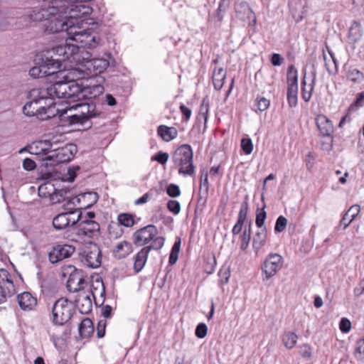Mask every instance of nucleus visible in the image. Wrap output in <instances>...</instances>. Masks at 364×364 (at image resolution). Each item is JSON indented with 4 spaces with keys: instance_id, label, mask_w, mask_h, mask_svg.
Masks as SVG:
<instances>
[{
    "instance_id": "nucleus-41",
    "label": "nucleus",
    "mask_w": 364,
    "mask_h": 364,
    "mask_svg": "<svg viewBox=\"0 0 364 364\" xmlns=\"http://www.w3.org/2000/svg\"><path fill=\"white\" fill-rule=\"evenodd\" d=\"M151 241H152L150 245L144 247V248H148V252H149L151 250H160L164 244V238L160 236H155Z\"/></svg>"
},
{
    "instance_id": "nucleus-17",
    "label": "nucleus",
    "mask_w": 364,
    "mask_h": 364,
    "mask_svg": "<svg viewBox=\"0 0 364 364\" xmlns=\"http://www.w3.org/2000/svg\"><path fill=\"white\" fill-rule=\"evenodd\" d=\"M79 233L88 237L99 235L100 225L93 220H82L79 221Z\"/></svg>"
},
{
    "instance_id": "nucleus-48",
    "label": "nucleus",
    "mask_w": 364,
    "mask_h": 364,
    "mask_svg": "<svg viewBox=\"0 0 364 364\" xmlns=\"http://www.w3.org/2000/svg\"><path fill=\"white\" fill-rule=\"evenodd\" d=\"M209 108V100L208 97H205L202 100V103L200 106L199 114L203 115L205 119V122L207 121L208 119V112Z\"/></svg>"
},
{
    "instance_id": "nucleus-3",
    "label": "nucleus",
    "mask_w": 364,
    "mask_h": 364,
    "mask_svg": "<svg viewBox=\"0 0 364 364\" xmlns=\"http://www.w3.org/2000/svg\"><path fill=\"white\" fill-rule=\"evenodd\" d=\"M37 148L44 154V160L49 161L50 165L66 163L71 161L77 152V146L74 144H68L62 147H55V141L50 140L41 141Z\"/></svg>"
},
{
    "instance_id": "nucleus-4",
    "label": "nucleus",
    "mask_w": 364,
    "mask_h": 364,
    "mask_svg": "<svg viewBox=\"0 0 364 364\" xmlns=\"http://www.w3.org/2000/svg\"><path fill=\"white\" fill-rule=\"evenodd\" d=\"M193 158V151L188 144H183L174 151L172 161L176 166L179 167V174L191 176L195 173Z\"/></svg>"
},
{
    "instance_id": "nucleus-21",
    "label": "nucleus",
    "mask_w": 364,
    "mask_h": 364,
    "mask_svg": "<svg viewBox=\"0 0 364 364\" xmlns=\"http://www.w3.org/2000/svg\"><path fill=\"white\" fill-rule=\"evenodd\" d=\"M133 252L132 245L127 241H122L117 244L112 250V255L117 259H124Z\"/></svg>"
},
{
    "instance_id": "nucleus-6",
    "label": "nucleus",
    "mask_w": 364,
    "mask_h": 364,
    "mask_svg": "<svg viewBox=\"0 0 364 364\" xmlns=\"http://www.w3.org/2000/svg\"><path fill=\"white\" fill-rule=\"evenodd\" d=\"M48 90V87L46 89L39 90H33L31 91V95L33 97H37L36 100L38 105H42L39 107V110L41 114L44 117V119H47L48 118H51L55 115V112H58V109H55V99L56 97L50 96L48 92L46 91Z\"/></svg>"
},
{
    "instance_id": "nucleus-63",
    "label": "nucleus",
    "mask_w": 364,
    "mask_h": 364,
    "mask_svg": "<svg viewBox=\"0 0 364 364\" xmlns=\"http://www.w3.org/2000/svg\"><path fill=\"white\" fill-rule=\"evenodd\" d=\"M243 224H244L243 221L237 220V223L233 226L232 230V232L233 235H238L241 232V230L242 229Z\"/></svg>"
},
{
    "instance_id": "nucleus-37",
    "label": "nucleus",
    "mask_w": 364,
    "mask_h": 364,
    "mask_svg": "<svg viewBox=\"0 0 364 364\" xmlns=\"http://www.w3.org/2000/svg\"><path fill=\"white\" fill-rule=\"evenodd\" d=\"M118 223L124 227L129 228L134 225L133 216L129 213H120L117 217Z\"/></svg>"
},
{
    "instance_id": "nucleus-43",
    "label": "nucleus",
    "mask_w": 364,
    "mask_h": 364,
    "mask_svg": "<svg viewBox=\"0 0 364 364\" xmlns=\"http://www.w3.org/2000/svg\"><path fill=\"white\" fill-rule=\"evenodd\" d=\"M357 360L364 361V338L358 341L355 350Z\"/></svg>"
},
{
    "instance_id": "nucleus-59",
    "label": "nucleus",
    "mask_w": 364,
    "mask_h": 364,
    "mask_svg": "<svg viewBox=\"0 0 364 364\" xmlns=\"http://www.w3.org/2000/svg\"><path fill=\"white\" fill-rule=\"evenodd\" d=\"M271 63L274 65V66H279L282 65V58L281 57V55L278 53H273L272 57H271Z\"/></svg>"
},
{
    "instance_id": "nucleus-61",
    "label": "nucleus",
    "mask_w": 364,
    "mask_h": 364,
    "mask_svg": "<svg viewBox=\"0 0 364 364\" xmlns=\"http://www.w3.org/2000/svg\"><path fill=\"white\" fill-rule=\"evenodd\" d=\"M180 110L183 114L186 121H188L191 115V110L184 105L180 106Z\"/></svg>"
},
{
    "instance_id": "nucleus-46",
    "label": "nucleus",
    "mask_w": 364,
    "mask_h": 364,
    "mask_svg": "<svg viewBox=\"0 0 364 364\" xmlns=\"http://www.w3.org/2000/svg\"><path fill=\"white\" fill-rule=\"evenodd\" d=\"M256 102L257 109L259 112L265 111L269 108L270 105L269 100L264 97H257Z\"/></svg>"
},
{
    "instance_id": "nucleus-55",
    "label": "nucleus",
    "mask_w": 364,
    "mask_h": 364,
    "mask_svg": "<svg viewBox=\"0 0 364 364\" xmlns=\"http://www.w3.org/2000/svg\"><path fill=\"white\" fill-rule=\"evenodd\" d=\"M168 154L165 152L159 151L154 157V159L160 163L161 164H165L168 159Z\"/></svg>"
},
{
    "instance_id": "nucleus-26",
    "label": "nucleus",
    "mask_w": 364,
    "mask_h": 364,
    "mask_svg": "<svg viewBox=\"0 0 364 364\" xmlns=\"http://www.w3.org/2000/svg\"><path fill=\"white\" fill-rule=\"evenodd\" d=\"M0 287L4 288V294L7 292H15V288L13 281L11 279V275L9 272L4 269H0Z\"/></svg>"
},
{
    "instance_id": "nucleus-57",
    "label": "nucleus",
    "mask_w": 364,
    "mask_h": 364,
    "mask_svg": "<svg viewBox=\"0 0 364 364\" xmlns=\"http://www.w3.org/2000/svg\"><path fill=\"white\" fill-rule=\"evenodd\" d=\"M353 294L356 297H359L364 294V278L354 288Z\"/></svg>"
},
{
    "instance_id": "nucleus-62",
    "label": "nucleus",
    "mask_w": 364,
    "mask_h": 364,
    "mask_svg": "<svg viewBox=\"0 0 364 364\" xmlns=\"http://www.w3.org/2000/svg\"><path fill=\"white\" fill-rule=\"evenodd\" d=\"M251 224H249L248 228H245L240 236L241 240L250 242L251 239Z\"/></svg>"
},
{
    "instance_id": "nucleus-14",
    "label": "nucleus",
    "mask_w": 364,
    "mask_h": 364,
    "mask_svg": "<svg viewBox=\"0 0 364 364\" xmlns=\"http://www.w3.org/2000/svg\"><path fill=\"white\" fill-rule=\"evenodd\" d=\"M157 235L156 227L154 225H148L134 233L133 242L136 245L142 246L149 243Z\"/></svg>"
},
{
    "instance_id": "nucleus-22",
    "label": "nucleus",
    "mask_w": 364,
    "mask_h": 364,
    "mask_svg": "<svg viewBox=\"0 0 364 364\" xmlns=\"http://www.w3.org/2000/svg\"><path fill=\"white\" fill-rule=\"evenodd\" d=\"M18 302L24 311L32 310L37 304V299L29 292L25 291L18 296Z\"/></svg>"
},
{
    "instance_id": "nucleus-32",
    "label": "nucleus",
    "mask_w": 364,
    "mask_h": 364,
    "mask_svg": "<svg viewBox=\"0 0 364 364\" xmlns=\"http://www.w3.org/2000/svg\"><path fill=\"white\" fill-rule=\"evenodd\" d=\"M65 50L66 47H65V44H61L53 47L51 50H47L45 53H50V55H53V59H59L60 64L62 61L66 60Z\"/></svg>"
},
{
    "instance_id": "nucleus-29",
    "label": "nucleus",
    "mask_w": 364,
    "mask_h": 364,
    "mask_svg": "<svg viewBox=\"0 0 364 364\" xmlns=\"http://www.w3.org/2000/svg\"><path fill=\"white\" fill-rule=\"evenodd\" d=\"M226 72L223 68L214 70L213 74V83L215 90H220L223 87Z\"/></svg>"
},
{
    "instance_id": "nucleus-64",
    "label": "nucleus",
    "mask_w": 364,
    "mask_h": 364,
    "mask_svg": "<svg viewBox=\"0 0 364 364\" xmlns=\"http://www.w3.org/2000/svg\"><path fill=\"white\" fill-rule=\"evenodd\" d=\"M151 196V194L148 192L144 194L141 198L136 199L134 202L135 205H142L148 202Z\"/></svg>"
},
{
    "instance_id": "nucleus-60",
    "label": "nucleus",
    "mask_w": 364,
    "mask_h": 364,
    "mask_svg": "<svg viewBox=\"0 0 364 364\" xmlns=\"http://www.w3.org/2000/svg\"><path fill=\"white\" fill-rule=\"evenodd\" d=\"M105 326L106 323L105 321H100L98 323L97 329V334L98 338H102L105 334Z\"/></svg>"
},
{
    "instance_id": "nucleus-2",
    "label": "nucleus",
    "mask_w": 364,
    "mask_h": 364,
    "mask_svg": "<svg viewBox=\"0 0 364 364\" xmlns=\"http://www.w3.org/2000/svg\"><path fill=\"white\" fill-rule=\"evenodd\" d=\"M87 89H83L81 85L74 80L66 81H56L48 86L46 91L50 96L58 99H65L68 106L80 101L87 96Z\"/></svg>"
},
{
    "instance_id": "nucleus-36",
    "label": "nucleus",
    "mask_w": 364,
    "mask_h": 364,
    "mask_svg": "<svg viewBox=\"0 0 364 364\" xmlns=\"http://www.w3.org/2000/svg\"><path fill=\"white\" fill-rule=\"evenodd\" d=\"M230 0H220L218 8L214 18L217 21L220 22L223 18V14L227 11L230 6Z\"/></svg>"
},
{
    "instance_id": "nucleus-33",
    "label": "nucleus",
    "mask_w": 364,
    "mask_h": 364,
    "mask_svg": "<svg viewBox=\"0 0 364 364\" xmlns=\"http://www.w3.org/2000/svg\"><path fill=\"white\" fill-rule=\"evenodd\" d=\"M297 339V335L291 331L285 332L282 337L283 344L288 349H291L295 346Z\"/></svg>"
},
{
    "instance_id": "nucleus-40",
    "label": "nucleus",
    "mask_w": 364,
    "mask_h": 364,
    "mask_svg": "<svg viewBox=\"0 0 364 364\" xmlns=\"http://www.w3.org/2000/svg\"><path fill=\"white\" fill-rule=\"evenodd\" d=\"M248 196L246 195L244 201L241 203L237 220L245 222L249 209Z\"/></svg>"
},
{
    "instance_id": "nucleus-34",
    "label": "nucleus",
    "mask_w": 364,
    "mask_h": 364,
    "mask_svg": "<svg viewBox=\"0 0 364 364\" xmlns=\"http://www.w3.org/2000/svg\"><path fill=\"white\" fill-rule=\"evenodd\" d=\"M236 12L237 14L239 13L244 12L249 20H252L254 24L256 23V17L255 13L252 11V9L247 2H241L239 5V7L238 6H237Z\"/></svg>"
},
{
    "instance_id": "nucleus-53",
    "label": "nucleus",
    "mask_w": 364,
    "mask_h": 364,
    "mask_svg": "<svg viewBox=\"0 0 364 364\" xmlns=\"http://www.w3.org/2000/svg\"><path fill=\"white\" fill-rule=\"evenodd\" d=\"M364 105V91L359 93L355 101L349 107L348 111H352L355 107H363Z\"/></svg>"
},
{
    "instance_id": "nucleus-16",
    "label": "nucleus",
    "mask_w": 364,
    "mask_h": 364,
    "mask_svg": "<svg viewBox=\"0 0 364 364\" xmlns=\"http://www.w3.org/2000/svg\"><path fill=\"white\" fill-rule=\"evenodd\" d=\"M56 188L51 182H46L42 183L38 187V196L42 198L50 197L53 203H60L64 200L63 198V190L56 193Z\"/></svg>"
},
{
    "instance_id": "nucleus-51",
    "label": "nucleus",
    "mask_w": 364,
    "mask_h": 364,
    "mask_svg": "<svg viewBox=\"0 0 364 364\" xmlns=\"http://www.w3.org/2000/svg\"><path fill=\"white\" fill-rule=\"evenodd\" d=\"M167 208L170 212L175 215L178 214L181 210V205L179 202L174 200H171L168 202Z\"/></svg>"
},
{
    "instance_id": "nucleus-31",
    "label": "nucleus",
    "mask_w": 364,
    "mask_h": 364,
    "mask_svg": "<svg viewBox=\"0 0 364 364\" xmlns=\"http://www.w3.org/2000/svg\"><path fill=\"white\" fill-rule=\"evenodd\" d=\"M287 88H298V71L294 65H291L287 70Z\"/></svg>"
},
{
    "instance_id": "nucleus-27",
    "label": "nucleus",
    "mask_w": 364,
    "mask_h": 364,
    "mask_svg": "<svg viewBox=\"0 0 364 364\" xmlns=\"http://www.w3.org/2000/svg\"><path fill=\"white\" fill-rule=\"evenodd\" d=\"M158 134L166 141H170L177 137L178 131L175 127L160 125L157 129Z\"/></svg>"
},
{
    "instance_id": "nucleus-5",
    "label": "nucleus",
    "mask_w": 364,
    "mask_h": 364,
    "mask_svg": "<svg viewBox=\"0 0 364 364\" xmlns=\"http://www.w3.org/2000/svg\"><path fill=\"white\" fill-rule=\"evenodd\" d=\"M74 313V304L65 298H60L53 305L51 321L55 325L63 326L70 320Z\"/></svg>"
},
{
    "instance_id": "nucleus-7",
    "label": "nucleus",
    "mask_w": 364,
    "mask_h": 364,
    "mask_svg": "<svg viewBox=\"0 0 364 364\" xmlns=\"http://www.w3.org/2000/svg\"><path fill=\"white\" fill-rule=\"evenodd\" d=\"M41 63L38 66L33 67L29 70V75L34 77H43L58 73L60 60L53 59L50 53H44L41 57Z\"/></svg>"
},
{
    "instance_id": "nucleus-9",
    "label": "nucleus",
    "mask_w": 364,
    "mask_h": 364,
    "mask_svg": "<svg viewBox=\"0 0 364 364\" xmlns=\"http://www.w3.org/2000/svg\"><path fill=\"white\" fill-rule=\"evenodd\" d=\"M81 262L90 268H97L101 264L102 256L99 246L94 242L85 245L79 253Z\"/></svg>"
},
{
    "instance_id": "nucleus-28",
    "label": "nucleus",
    "mask_w": 364,
    "mask_h": 364,
    "mask_svg": "<svg viewBox=\"0 0 364 364\" xmlns=\"http://www.w3.org/2000/svg\"><path fill=\"white\" fill-rule=\"evenodd\" d=\"M267 237V228H261L256 232L252 240V247L256 252L259 251L264 245Z\"/></svg>"
},
{
    "instance_id": "nucleus-42",
    "label": "nucleus",
    "mask_w": 364,
    "mask_h": 364,
    "mask_svg": "<svg viewBox=\"0 0 364 364\" xmlns=\"http://www.w3.org/2000/svg\"><path fill=\"white\" fill-rule=\"evenodd\" d=\"M347 77L349 80L357 82L361 81L363 78V75L358 69L352 68L348 70Z\"/></svg>"
},
{
    "instance_id": "nucleus-52",
    "label": "nucleus",
    "mask_w": 364,
    "mask_h": 364,
    "mask_svg": "<svg viewBox=\"0 0 364 364\" xmlns=\"http://www.w3.org/2000/svg\"><path fill=\"white\" fill-rule=\"evenodd\" d=\"M207 331V326L203 323H200L196 326L195 333L198 338H203L206 336Z\"/></svg>"
},
{
    "instance_id": "nucleus-19",
    "label": "nucleus",
    "mask_w": 364,
    "mask_h": 364,
    "mask_svg": "<svg viewBox=\"0 0 364 364\" xmlns=\"http://www.w3.org/2000/svg\"><path fill=\"white\" fill-rule=\"evenodd\" d=\"M316 124L322 136L331 137L333 132V125L326 116L318 114L316 118Z\"/></svg>"
},
{
    "instance_id": "nucleus-20",
    "label": "nucleus",
    "mask_w": 364,
    "mask_h": 364,
    "mask_svg": "<svg viewBox=\"0 0 364 364\" xmlns=\"http://www.w3.org/2000/svg\"><path fill=\"white\" fill-rule=\"evenodd\" d=\"M306 73L305 71L304 77L301 81V85H302V87H301V97L305 102H307L311 100V96H312V92L314 90L315 82H316V70H314L311 72L312 79H311V82L309 85H306Z\"/></svg>"
},
{
    "instance_id": "nucleus-54",
    "label": "nucleus",
    "mask_w": 364,
    "mask_h": 364,
    "mask_svg": "<svg viewBox=\"0 0 364 364\" xmlns=\"http://www.w3.org/2000/svg\"><path fill=\"white\" fill-rule=\"evenodd\" d=\"M340 330L343 333H348L351 328L350 321L346 318H342L339 323Z\"/></svg>"
},
{
    "instance_id": "nucleus-44",
    "label": "nucleus",
    "mask_w": 364,
    "mask_h": 364,
    "mask_svg": "<svg viewBox=\"0 0 364 364\" xmlns=\"http://www.w3.org/2000/svg\"><path fill=\"white\" fill-rule=\"evenodd\" d=\"M287 219L285 217L282 215L279 216L276 220L274 231L276 232H283L287 228Z\"/></svg>"
},
{
    "instance_id": "nucleus-47",
    "label": "nucleus",
    "mask_w": 364,
    "mask_h": 364,
    "mask_svg": "<svg viewBox=\"0 0 364 364\" xmlns=\"http://www.w3.org/2000/svg\"><path fill=\"white\" fill-rule=\"evenodd\" d=\"M241 148L246 154H250L253 149L252 141L249 138H244L241 140Z\"/></svg>"
},
{
    "instance_id": "nucleus-23",
    "label": "nucleus",
    "mask_w": 364,
    "mask_h": 364,
    "mask_svg": "<svg viewBox=\"0 0 364 364\" xmlns=\"http://www.w3.org/2000/svg\"><path fill=\"white\" fill-rule=\"evenodd\" d=\"M360 207L358 205H352L343 215L339 224V227L343 226V229L347 228L349 225L355 220L360 213Z\"/></svg>"
},
{
    "instance_id": "nucleus-56",
    "label": "nucleus",
    "mask_w": 364,
    "mask_h": 364,
    "mask_svg": "<svg viewBox=\"0 0 364 364\" xmlns=\"http://www.w3.org/2000/svg\"><path fill=\"white\" fill-rule=\"evenodd\" d=\"M36 166L35 161L29 158H26L23 161V168L26 171L34 170Z\"/></svg>"
},
{
    "instance_id": "nucleus-15",
    "label": "nucleus",
    "mask_w": 364,
    "mask_h": 364,
    "mask_svg": "<svg viewBox=\"0 0 364 364\" xmlns=\"http://www.w3.org/2000/svg\"><path fill=\"white\" fill-rule=\"evenodd\" d=\"M68 273L70 274L67 281V288L70 291L81 292L83 289L85 284V279L82 272L77 269L73 266H69L68 268Z\"/></svg>"
},
{
    "instance_id": "nucleus-45",
    "label": "nucleus",
    "mask_w": 364,
    "mask_h": 364,
    "mask_svg": "<svg viewBox=\"0 0 364 364\" xmlns=\"http://www.w3.org/2000/svg\"><path fill=\"white\" fill-rule=\"evenodd\" d=\"M266 217L267 213L264 208H262V210L259 212L257 213L255 223L256 225L259 228V229L266 228V227L264 226V221Z\"/></svg>"
},
{
    "instance_id": "nucleus-8",
    "label": "nucleus",
    "mask_w": 364,
    "mask_h": 364,
    "mask_svg": "<svg viewBox=\"0 0 364 364\" xmlns=\"http://www.w3.org/2000/svg\"><path fill=\"white\" fill-rule=\"evenodd\" d=\"M63 206L66 212L58 214L53 220V225L56 230H63L68 226H73L82 218V213L78 208L70 207L67 203Z\"/></svg>"
},
{
    "instance_id": "nucleus-25",
    "label": "nucleus",
    "mask_w": 364,
    "mask_h": 364,
    "mask_svg": "<svg viewBox=\"0 0 364 364\" xmlns=\"http://www.w3.org/2000/svg\"><path fill=\"white\" fill-rule=\"evenodd\" d=\"M149 252L148 248L143 247L134 257V269L136 272H139L144 268L148 258Z\"/></svg>"
},
{
    "instance_id": "nucleus-58",
    "label": "nucleus",
    "mask_w": 364,
    "mask_h": 364,
    "mask_svg": "<svg viewBox=\"0 0 364 364\" xmlns=\"http://www.w3.org/2000/svg\"><path fill=\"white\" fill-rule=\"evenodd\" d=\"M300 354L304 358H310L311 356V348L307 345L304 344L301 347Z\"/></svg>"
},
{
    "instance_id": "nucleus-1",
    "label": "nucleus",
    "mask_w": 364,
    "mask_h": 364,
    "mask_svg": "<svg viewBox=\"0 0 364 364\" xmlns=\"http://www.w3.org/2000/svg\"><path fill=\"white\" fill-rule=\"evenodd\" d=\"M57 111L62 120L68 118L70 124H80L85 128L91 127L90 119L98 117L101 113L93 102L87 101H78Z\"/></svg>"
},
{
    "instance_id": "nucleus-50",
    "label": "nucleus",
    "mask_w": 364,
    "mask_h": 364,
    "mask_svg": "<svg viewBox=\"0 0 364 364\" xmlns=\"http://www.w3.org/2000/svg\"><path fill=\"white\" fill-rule=\"evenodd\" d=\"M166 193L170 197L176 198L180 196L181 191L178 186L171 183L168 186Z\"/></svg>"
},
{
    "instance_id": "nucleus-49",
    "label": "nucleus",
    "mask_w": 364,
    "mask_h": 364,
    "mask_svg": "<svg viewBox=\"0 0 364 364\" xmlns=\"http://www.w3.org/2000/svg\"><path fill=\"white\" fill-rule=\"evenodd\" d=\"M230 276V273L228 268L222 267L218 272L220 283L221 284H226L229 280Z\"/></svg>"
},
{
    "instance_id": "nucleus-13",
    "label": "nucleus",
    "mask_w": 364,
    "mask_h": 364,
    "mask_svg": "<svg viewBox=\"0 0 364 364\" xmlns=\"http://www.w3.org/2000/svg\"><path fill=\"white\" fill-rule=\"evenodd\" d=\"M75 247L70 245H55L48 254L49 261L53 264L57 263L58 262L71 257L75 252Z\"/></svg>"
},
{
    "instance_id": "nucleus-12",
    "label": "nucleus",
    "mask_w": 364,
    "mask_h": 364,
    "mask_svg": "<svg viewBox=\"0 0 364 364\" xmlns=\"http://www.w3.org/2000/svg\"><path fill=\"white\" fill-rule=\"evenodd\" d=\"M282 265V257L277 253H272L264 260L262 270L265 279H269L276 274Z\"/></svg>"
},
{
    "instance_id": "nucleus-18",
    "label": "nucleus",
    "mask_w": 364,
    "mask_h": 364,
    "mask_svg": "<svg viewBox=\"0 0 364 364\" xmlns=\"http://www.w3.org/2000/svg\"><path fill=\"white\" fill-rule=\"evenodd\" d=\"M77 306L80 314H87L92 309L90 294L85 292H79L77 297L75 299L74 306Z\"/></svg>"
},
{
    "instance_id": "nucleus-38",
    "label": "nucleus",
    "mask_w": 364,
    "mask_h": 364,
    "mask_svg": "<svg viewBox=\"0 0 364 364\" xmlns=\"http://www.w3.org/2000/svg\"><path fill=\"white\" fill-rule=\"evenodd\" d=\"M298 88H287V101L289 107H294L297 105Z\"/></svg>"
},
{
    "instance_id": "nucleus-30",
    "label": "nucleus",
    "mask_w": 364,
    "mask_h": 364,
    "mask_svg": "<svg viewBox=\"0 0 364 364\" xmlns=\"http://www.w3.org/2000/svg\"><path fill=\"white\" fill-rule=\"evenodd\" d=\"M79 333L81 337L87 338L94 332V327L92 321L90 318H84L79 326Z\"/></svg>"
},
{
    "instance_id": "nucleus-10",
    "label": "nucleus",
    "mask_w": 364,
    "mask_h": 364,
    "mask_svg": "<svg viewBox=\"0 0 364 364\" xmlns=\"http://www.w3.org/2000/svg\"><path fill=\"white\" fill-rule=\"evenodd\" d=\"M108 58H112L111 55H108L107 58H90V54L88 52H85V55L82 56L84 65L92 75H97L103 73L109 66L110 63Z\"/></svg>"
},
{
    "instance_id": "nucleus-11",
    "label": "nucleus",
    "mask_w": 364,
    "mask_h": 364,
    "mask_svg": "<svg viewBox=\"0 0 364 364\" xmlns=\"http://www.w3.org/2000/svg\"><path fill=\"white\" fill-rule=\"evenodd\" d=\"M67 205H73L75 208L77 205L81 208H89L95 204L98 200V195L95 192H86L77 196L67 198Z\"/></svg>"
},
{
    "instance_id": "nucleus-35",
    "label": "nucleus",
    "mask_w": 364,
    "mask_h": 364,
    "mask_svg": "<svg viewBox=\"0 0 364 364\" xmlns=\"http://www.w3.org/2000/svg\"><path fill=\"white\" fill-rule=\"evenodd\" d=\"M181 248V239L177 238L173 245L172 246L171 251L169 255L168 262L173 265L176 264L178 260V255Z\"/></svg>"
},
{
    "instance_id": "nucleus-39",
    "label": "nucleus",
    "mask_w": 364,
    "mask_h": 364,
    "mask_svg": "<svg viewBox=\"0 0 364 364\" xmlns=\"http://www.w3.org/2000/svg\"><path fill=\"white\" fill-rule=\"evenodd\" d=\"M83 89L88 90L87 96L85 97V98H95L97 95L104 92V87L100 85H96L92 87H83Z\"/></svg>"
},
{
    "instance_id": "nucleus-24",
    "label": "nucleus",
    "mask_w": 364,
    "mask_h": 364,
    "mask_svg": "<svg viewBox=\"0 0 364 364\" xmlns=\"http://www.w3.org/2000/svg\"><path fill=\"white\" fill-rule=\"evenodd\" d=\"M41 105L38 104L36 98H34L23 106V112L26 116H36L38 118L43 120L44 117H43L39 110V107H41Z\"/></svg>"
}]
</instances>
